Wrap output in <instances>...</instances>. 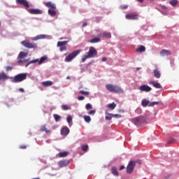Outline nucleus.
Masks as SVG:
<instances>
[{"instance_id":"obj_41","label":"nucleus","mask_w":179,"mask_h":179,"mask_svg":"<svg viewBox=\"0 0 179 179\" xmlns=\"http://www.w3.org/2000/svg\"><path fill=\"white\" fill-rule=\"evenodd\" d=\"M62 110H64L65 111L70 109V108H69V106H68V105H62Z\"/></svg>"},{"instance_id":"obj_13","label":"nucleus","mask_w":179,"mask_h":179,"mask_svg":"<svg viewBox=\"0 0 179 179\" xmlns=\"http://www.w3.org/2000/svg\"><path fill=\"white\" fill-rule=\"evenodd\" d=\"M139 90H141V92H150L152 90V87H150L148 85H143L141 86H140L139 87Z\"/></svg>"},{"instance_id":"obj_46","label":"nucleus","mask_w":179,"mask_h":179,"mask_svg":"<svg viewBox=\"0 0 179 179\" xmlns=\"http://www.w3.org/2000/svg\"><path fill=\"white\" fill-rule=\"evenodd\" d=\"M112 117H113L114 118H121L122 115L118 114H113L112 115Z\"/></svg>"},{"instance_id":"obj_53","label":"nucleus","mask_w":179,"mask_h":179,"mask_svg":"<svg viewBox=\"0 0 179 179\" xmlns=\"http://www.w3.org/2000/svg\"><path fill=\"white\" fill-rule=\"evenodd\" d=\"M86 26H87V22H83V27H86Z\"/></svg>"},{"instance_id":"obj_42","label":"nucleus","mask_w":179,"mask_h":179,"mask_svg":"<svg viewBox=\"0 0 179 179\" xmlns=\"http://www.w3.org/2000/svg\"><path fill=\"white\" fill-rule=\"evenodd\" d=\"M66 120H67L68 124H71L72 122V116L71 115H68Z\"/></svg>"},{"instance_id":"obj_32","label":"nucleus","mask_w":179,"mask_h":179,"mask_svg":"<svg viewBox=\"0 0 179 179\" xmlns=\"http://www.w3.org/2000/svg\"><path fill=\"white\" fill-rule=\"evenodd\" d=\"M53 117H54L56 122H58L61 121V116H59V115L54 114Z\"/></svg>"},{"instance_id":"obj_63","label":"nucleus","mask_w":179,"mask_h":179,"mask_svg":"<svg viewBox=\"0 0 179 179\" xmlns=\"http://www.w3.org/2000/svg\"><path fill=\"white\" fill-rule=\"evenodd\" d=\"M150 1H153V0H150Z\"/></svg>"},{"instance_id":"obj_38","label":"nucleus","mask_w":179,"mask_h":179,"mask_svg":"<svg viewBox=\"0 0 179 179\" xmlns=\"http://www.w3.org/2000/svg\"><path fill=\"white\" fill-rule=\"evenodd\" d=\"M80 94H83L84 96H89V94H90V93L87 91H83V90H80Z\"/></svg>"},{"instance_id":"obj_44","label":"nucleus","mask_w":179,"mask_h":179,"mask_svg":"<svg viewBox=\"0 0 179 179\" xmlns=\"http://www.w3.org/2000/svg\"><path fill=\"white\" fill-rule=\"evenodd\" d=\"M85 107L86 110H92V108H93V106H92V104L90 103H87Z\"/></svg>"},{"instance_id":"obj_17","label":"nucleus","mask_w":179,"mask_h":179,"mask_svg":"<svg viewBox=\"0 0 179 179\" xmlns=\"http://www.w3.org/2000/svg\"><path fill=\"white\" fill-rule=\"evenodd\" d=\"M150 85H152L156 89H162V85L156 81H150Z\"/></svg>"},{"instance_id":"obj_22","label":"nucleus","mask_w":179,"mask_h":179,"mask_svg":"<svg viewBox=\"0 0 179 179\" xmlns=\"http://www.w3.org/2000/svg\"><path fill=\"white\" fill-rule=\"evenodd\" d=\"M111 173L116 177H118V176H120V173H118V171H117V168H115V166L111 168Z\"/></svg>"},{"instance_id":"obj_56","label":"nucleus","mask_w":179,"mask_h":179,"mask_svg":"<svg viewBox=\"0 0 179 179\" xmlns=\"http://www.w3.org/2000/svg\"><path fill=\"white\" fill-rule=\"evenodd\" d=\"M138 2H140V3H143V0H136Z\"/></svg>"},{"instance_id":"obj_28","label":"nucleus","mask_w":179,"mask_h":179,"mask_svg":"<svg viewBox=\"0 0 179 179\" xmlns=\"http://www.w3.org/2000/svg\"><path fill=\"white\" fill-rule=\"evenodd\" d=\"M150 101H149L148 100L146 99H143L141 102V104L143 106V107H148V106H149Z\"/></svg>"},{"instance_id":"obj_49","label":"nucleus","mask_w":179,"mask_h":179,"mask_svg":"<svg viewBox=\"0 0 179 179\" xmlns=\"http://www.w3.org/2000/svg\"><path fill=\"white\" fill-rule=\"evenodd\" d=\"M127 8H128V6H127V5L120 6V9H127Z\"/></svg>"},{"instance_id":"obj_45","label":"nucleus","mask_w":179,"mask_h":179,"mask_svg":"<svg viewBox=\"0 0 179 179\" xmlns=\"http://www.w3.org/2000/svg\"><path fill=\"white\" fill-rule=\"evenodd\" d=\"M111 118H113V114H108V115H106L105 117L106 120H110Z\"/></svg>"},{"instance_id":"obj_27","label":"nucleus","mask_w":179,"mask_h":179,"mask_svg":"<svg viewBox=\"0 0 179 179\" xmlns=\"http://www.w3.org/2000/svg\"><path fill=\"white\" fill-rule=\"evenodd\" d=\"M169 3L171 6L176 7L178 5V0H170Z\"/></svg>"},{"instance_id":"obj_11","label":"nucleus","mask_w":179,"mask_h":179,"mask_svg":"<svg viewBox=\"0 0 179 179\" xmlns=\"http://www.w3.org/2000/svg\"><path fill=\"white\" fill-rule=\"evenodd\" d=\"M43 5H45L46 8H49V9H57V6L55 5V3H53L51 1L44 2Z\"/></svg>"},{"instance_id":"obj_29","label":"nucleus","mask_w":179,"mask_h":179,"mask_svg":"<svg viewBox=\"0 0 179 179\" xmlns=\"http://www.w3.org/2000/svg\"><path fill=\"white\" fill-rule=\"evenodd\" d=\"M115 107H117V104H115V103H109L108 105V108H109L110 110H114V108H115Z\"/></svg>"},{"instance_id":"obj_51","label":"nucleus","mask_w":179,"mask_h":179,"mask_svg":"<svg viewBox=\"0 0 179 179\" xmlns=\"http://www.w3.org/2000/svg\"><path fill=\"white\" fill-rule=\"evenodd\" d=\"M84 99H85V96H78V100L82 101V100H83Z\"/></svg>"},{"instance_id":"obj_8","label":"nucleus","mask_w":179,"mask_h":179,"mask_svg":"<svg viewBox=\"0 0 179 179\" xmlns=\"http://www.w3.org/2000/svg\"><path fill=\"white\" fill-rule=\"evenodd\" d=\"M136 164V162L134 161H130L127 167V173H128V174H131V173H132V171H134V169L135 167Z\"/></svg>"},{"instance_id":"obj_47","label":"nucleus","mask_w":179,"mask_h":179,"mask_svg":"<svg viewBox=\"0 0 179 179\" xmlns=\"http://www.w3.org/2000/svg\"><path fill=\"white\" fill-rule=\"evenodd\" d=\"M88 114H90V115H94V114H96V110H90Z\"/></svg>"},{"instance_id":"obj_21","label":"nucleus","mask_w":179,"mask_h":179,"mask_svg":"<svg viewBox=\"0 0 179 179\" xmlns=\"http://www.w3.org/2000/svg\"><path fill=\"white\" fill-rule=\"evenodd\" d=\"M153 73H154L155 78H156L157 79H160V76H161L160 71L157 69H155L154 70Z\"/></svg>"},{"instance_id":"obj_12","label":"nucleus","mask_w":179,"mask_h":179,"mask_svg":"<svg viewBox=\"0 0 179 179\" xmlns=\"http://www.w3.org/2000/svg\"><path fill=\"white\" fill-rule=\"evenodd\" d=\"M68 164H69V161L68 159H63L58 162V166L61 169L62 167H66V166H68Z\"/></svg>"},{"instance_id":"obj_15","label":"nucleus","mask_w":179,"mask_h":179,"mask_svg":"<svg viewBox=\"0 0 179 179\" xmlns=\"http://www.w3.org/2000/svg\"><path fill=\"white\" fill-rule=\"evenodd\" d=\"M69 128L64 127L61 130V135L62 136H66L69 134Z\"/></svg>"},{"instance_id":"obj_43","label":"nucleus","mask_w":179,"mask_h":179,"mask_svg":"<svg viewBox=\"0 0 179 179\" xmlns=\"http://www.w3.org/2000/svg\"><path fill=\"white\" fill-rule=\"evenodd\" d=\"M155 104L156 105L159 104V102L157 101L151 102L149 103V107H153L154 106H155Z\"/></svg>"},{"instance_id":"obj_5","label":"nucleus","mask_w":179,"mask_h":179,"mask_svg":"<svg viewBox=\"0 0 179 179\" xmlns=\"http://www.w3.org/2000/svg\"><path fill=\"white\" fill-rule=\"evenodd\" d=\"M132 122L135 124L139 127V125H142L145 122V117L140 116L137 117H134L132 119Z\"/></svg>"},{"instance_id":"obj_6","label":"nucleus","mask_w":179,"mask_h":179,"mask_svg":"<svg viewBox=\"0 0 179 179\" xmlns=\"http://www.w3.org/2000/svg\"><path fill=\"white\" fill-rule=\"evenodd\" d=\"M21 44H22V45H24V47H25L26 48H29V49H36L37 48V45L35 43H30V41H23L21 42Z\"/></svg>"},{"instance_id":"obj_30","label":"nucleus","mask_w":179,"mask_h":179,"mask_svg":"<svg viewBox=\"0 0 179 179\" xmlns=\"http://www.w3.org/2000/svg\"><path fill=\"white\" fill-rule=\"evenodd\" d=\"M100 41V38H94L90 41V43H92V44H94L96 43H99Z\"/></svg>"},{"instance_id":"obj_37","label":"nucleus","mask_w":179,"mask_h":179,"mask_svg":"<svg viewBox=\"0 0 179 179\" xmlns=\"http://www.w3.org/2000/svg\"><path fill=\"white\" fill-rule=\"evenodd\" d=\"M37 62H38V59L31 60L28 64H27L25 66H26V68H27V66H29V65H30V64H37Z\"/></svg>"},{"instance_id":"obj_60","label":"nucleus","mask_w":179,"mask_h":179,"mask_svg":"<svg viewBox=\"0 0 179 179\" xmlns=\"http://www.w3.org/2000/svg\"><path fill=\"white\" fill-rule=\"evenodd\" d=\"M60 40H64V38H60Z\"/></svg>"},{"instance_id":"obj_33","label":"nucleus","mask_w":179,"mask_h":179,"mask_svg":"<svg viewBox=\"0 0 179 179\" xmlns=\"http://www.w3.org/2000/svg\"><path fill=\"white\" fill-rule=\"evenodd\" d=\"M83 118H84L85 122L89 123V122H90V121H92V117H90V116H89V115H84Z\"/></svg>"},{"instance_id":"obj_58","label":"nucleus","mask_w":179,"mask_h":179,"mask_svg":"<svg viewBox=\"0 0 179 179\" xmlns=\"http://www.w3.org/2000/svg\"><path fill=\"white\" fill-rule=\"evenodd\" d=\"M139 69H141V68H137V69H136V71H139Z\"/></svg>"},{"instance_id":"obj_34","label":"nucleus","mask_w":179,"mask_h":179,"mask_svg":"<svg viewBox=\"0 0 179 179\" xmlns=\"http://www.w3.org/2000/svg\"><path fill=\"white\" fill-rule=\"evenodd\" d=\"M24 62H27V61L24 58L17 57V64H24Z\"/></svg>"},{"instance_id":"obj_25","label":"nucleus","mask_w":179,"mask_h":179,"mask_svg":"<svg viewBox=\"0 0 179 179\" xmlns=\"http://www.w3.org/2000/svg\"><path fill=\"white\" fill-rule=\"evenodd\" d=\"M69 155V152L66 151H64V152H61L58 154L59 157H66V156H68Z\"/></svg>"},{"instance_id":"obj_14","label":"nucleus","mask_w":179,"mask_h":179,"mask_svg":"<svg viewBox=\"0 0 179 179\" xmlns=\"http://www.w3.org/2000/svg\"><path fill=\"white\" fill-rule=\"evenodd\" d=\"M17 3H20V5H23L25 8H29V2L26 0H16Z\"/></svg>"},{"instance_id":"obj_50","label":"nucleus","mask_w":179,"mask_h":179,"mask_svg":"<svg viewBox=\"0 0 179 179\" xmlns=\"http://www.w3.org/2000/svg\"><path fill=\"white\" fill-rule=\"evenodd\" d=\"M27 145H20V149H27Z\"/></svg>"},{"instance_id":"obj_26","label":"nucleus","mask_w":179,"mask_h":179,"mask_svg":"<svg viewBox=\"0 0 179 179\" xmlns=\"http://www.w3.org/2000/svg\"><path fill=\"white\" fill-rule=\"evenodd\" d=\"M146 51V48L143 45H141L138 48L136 49L137 52H145Z\"/></svg>"},{"instance_id":"obj_48","label":"nucleus","mask_w":179,"mask_h":179,"mask_svg":"<svg viewBox=\"0 0 179 179\" xmlns=\"http://www.w3.org/2000/svg\"><path fill=\"white\" fill-rule=\"evenodd\" d=\"M173 142H176V139L174 138H170L167 141V143H173Z\"/></svg>"},{"instance_id":"obj_7","label":"nucleus","mask_w":179,"mask_h":179,"mask_svg":"<svg viewBox=\"0 0 179 179\" xmlns=\"http://www.w3.org/2000/svg\"><path fill=\"white\" fill-rule=\"evenodd\" d=\"M71 41V38L69 39V41H59L57 42V47H60V51H66V44H68Z\"/></svg>"},{"instance_id":"obj_36","label":"nucleus","mask_w":179,"mask_h":179,"mask_svg":"<svg viewBox=\"0 0 179 179\" xmlns=\"http://www.w3.org/2000/svg\"><path fill=\"white\" fill-rule=\"evenodd\" d=\"M46 59H47V56L42 57L38 62V64L41 65V64H43L44 62V61H45Z\"/></svg>"},{"instance_id":"obj_54","label":"nucleus","mask_w":179,"mask_h":179,"mask_svg":"<svg viewBox=\"0 0 179 179\" xmlns=\"http://www.w3.org/2000/svg\"><path fill=\"white\" fill-rule=\"evenodd\" d=\"M102 61H103V62H106V61H107V58L106 57H103Z\"/></svg>"},{"instance_id":"obj_9","label":"nucleus","mask_w":179,"mask_h":179,"mask_svg":"<svg viewBox=\"0 0 179 179\" xmlns=\"http://www.w3.org/2000/svg\"><path fill=\"white\" fill-rule=\"evenodd\" d=\"M125 17L127 20H138L139 15L138 14H127Z\"/></svg>"},{"instance_id":"obj_23","label":"nucleus","mask_w":179,"mask_h":179,"mask_svg":"<svg viewBox=\"0 0 179 179\" xmlns=\"http://www.w3.org/2000/svg\"><path fill=\"white\" fill-rule=\"evenodd\" d=\"M43 86H44L45 87H48V86H52L53 83L52 81H45L42 83Z\"/></svg>"},{"instance_id":"obj_19","label":"nucleus","mask_w":179,"mask_h":179,"mask_svg":"<svg viewBox=\"0 0 179 179\" xmlns=\"http://www.w3.org/2000/svg\"><path fill=\"white\" fill-rule=\"evenodd\" d=\"M10 79V77L6 76L4 72L0 73V80H6Z\"/></svg>"},{"instance_id":"obj_55","label":"nucleus","mask_w":179,"mask_h":179,"mask_svg":"<svg viewBox=\"0 0 179 179\" xmlns=\"http://www.w3.org/2000/svg\"><path fill=\"white\" fill-rule=\"evenodd\" d=\"M124 169H125L124 166H121L120 168V170H124Z\"/></svg>"},{"instance_id":"obj_1","label":"nucleus","mask_w":179,"mask_h":179,"mask_svg":"<svg viewBox=\"0 0 179 179\" xmlns=\"http://www.w3.org/2000/svg\"><path fill=\"white\" fill-rule=\"evenodd\" d=\"M97 57V50H96V48L92 46L90 47L89 51L87 53V55H84L82 57V62H85L86 59H88L89 58H94Z\"/></svg>"},{"instance_id":"obj_18","label":"nucleus","mask_w":179,"mask_h":179,"mask_svg":"<svg viewBox=\"0 0 179 179\" xmlns=\"http://www.w3.org/2000/svg\"><path fill=\"white\" fill-rule=\"evenodd\" d=\"M159 54L161 57H165V55H171V52L167 50H162Z\"/></svg>"},{"instance_id":"obj_16","label":"nucleus","mask_w":179,"mask_h":179,"mask_svg":"<svg viewBox=\"0 0 179 179\" xmlns=\"http://www.w3.org/2000/svg\"><path fill=\"white\" fill-rule=\"evenodd\" d=\"M99 37L101 38H111V33H107V32H103L99 34Z\"/></svg>"},{"instance_id":"obj_20","label":"nucleus","mask_w":179,"mask_h":179,"mask_svg":"<svg viewBox=\"0 0 179 179\" xmlns=\"http://www.w3.org/2000/svg\"><path fill=\"white\" fill-rule=\"evenodd\" d=\"M48 15H50V16H52V17H53L57 15V11H55V9L49 8L48 10Z\"/></svg>"},{"instance_id":"obj_39","label":"nucleus","mask_w":179,"mask_h":179,"mask_svg":"<svg viewBox=\"0 0 179 179\" xmlns=\"http://www.w3.org/2000/svg\"><path fill=\"white\" fill-rule=\"evenodd\" d=\"M45 38V35H38L35 38V40H41Z\"/></svg>"},{"instance_id":"obj_62","label":"nucleus","mask_w":179,"mask_h":179,"mask_svg":"<svg viewBox=\"0 0 179 179\" xmlns=\"http://www.w3.org/2000/svg\"><path fill=\"white\" fill-rule=\"evenodd\" d=\"M0 26H1V22H0Z\"/></svg>"},{"instance_id":"obj_4","label":"nucleus","mask_w":179,"mask_h":179,"mask_svg":"<svg viewBox=\"0 0 179 179\" xmlns=\"http://www.w3.org/2000/svg\"><path fill=\"white\" fill-rule=\"evenodd\" d=\"M80 54V50H77L71 53H70L67 57H66L64 61L65 62H71L72 59H75L78 55Z\"/></svg>"},{"instance_id":"obj_10","label":"nucleus","mask_w":179,"mask_h":179,"mask_svg":"<svg viewBox=\"0 0 179 179\" xmlns=\"http://www.w3.org/2000/svg\"><path fill=\"white\" fill-rule=\"evenodd\" d=\"M28 12L31 13V15H42L43 10L37 8H31L28 10Z\"/></svg>"},{"instance_id":"obj_24","label":"nucleus","mask_w":179,"mask_h":179,"mask_svg":"<svg viewBox=\"0 0 179 179\" xmlns=\"http://www.w3.org/2000/svg\"><path fill=\"white\" fill-rule=\"evenodd\" d=\"M40 129L41 132H45V134H50V129H47V127L45 125L41 126Z\"/></svg>"},{"instance_id":"obj_61","label":"nucleus","mask_w":179,"mask_h":179,"mask_svg":"<svg viewBox=\"0 0 179 179\" xmlns=\"http://www.w3.org/2000/svg\"><path fill=\"white\" fill-rule=\"evenodd\" d=\"M162 1H166V0H162Z\"/></svg>"},{"instance_id":"obj_3","label":"nucleus","mask_w":179,"mask_h":179,"mask_svg":"<svg viewBox=\"0 0 179 179\" xmlns=\"http://www.w3.org/2000/svg\"><path fill=\"white\" fill-rule=\"evenodd\" d=\"M27 79V73H19L14 76L12 80L13 83H19L20 82H23V80H26Z\"/></svg>"},{"instance_id":"obj_31","label":"nucleus","mask_w":179,"mask_h":179,"mask_svg":"<svg viewBox=\"0 0 179 179\" xmlns=\"http://www.w3.org/2000/svg\"><path fill=\"white\" fill-rule=\"evenodd\" d=\"M25 57H27V53L24 52H20L17 58H25Z\"/></svg>"},{"instance_id":"obj_59","label":"nucleus","mask_w":179,"mask_h":179,"mask_svg":"<svg viewBox=\"0 0 179 179\" xmlns=\"http://www.w3.org/2000/svg\"><path fill=\"white\" fill-rule=\"evenodd\" d=\"M138 164H141V161H138Z\"/></svg>"},{"instance_id":"obj_52","label":"nucleus","mask_w":179,"mask_h":179,"mask_svg":"<svg viewBox=\"0 0 179 179\" xmlns=\"http://www.w3.org/2000/svg\"><path fill=\"white\" fill-rule=\"evenodd\" d=\"M19 92H21V93H24V90L23 88H20Z\"/></svg>"},{"instance_id":"obj_35","label":"nucleus","mask_w":179,"mask_h":179,"mask_svg":"<svg viewBox=\"0 0 179 179\" xmlns=\"http://www.w3.org/2000/svg\"><path fill=\"white\" fill-rule=\"evenodd\" d=\"M81 149L83 152H87V149H89V145L87 144L83 145L81 146Z\"/></svg>"},{"instance_id":"obj_2","label":"nucleus","mask_w":179,"mask_h":179,"mask_svg":"<svg viewBox=\"0 0 179 179\" xmlns=\"http://www.w3.org/2000/svg\"><path fill=\"white\" fill-rule=\"evenodd\" d=\"M106 87L108 92H111L112 93H124V90L115 85L108 84L106 85Z\"/></svg>"},{"instance_id":"obj_40","label":"nucleus","mask_w":179,"mask_h":179,"mask_svg":"<svg viewBox=\"0 0 179 179\" xmlns=\"http://www.w3.org/2000/svg\"><path fill=\"white\" fill-rule=\"evenodd\" d=\"M5 69L6 72H9V71H12L13 69V67L10 66H7L5 67Z\"/></svg>"},{"instance_id":"obj_57","label":"nucleus","mask_w":179,"mask_h":179,"mask_svg":"<svg viewBox=\"0 0 179 179\" xmlns=\"http://www.w3.org/2000/svg\"><path fill=\"white\" fill-rule=\"evenodd\" d=\"M66 79H71V78L69 76H67Z\"/></svg>"}]
</instances>
